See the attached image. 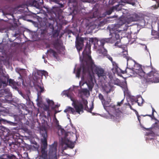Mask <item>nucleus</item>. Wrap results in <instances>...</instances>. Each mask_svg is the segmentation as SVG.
Instances as JSON below:
<instances>
[{"label": "nucleus", "mask_w": 159, "mask_h": 159, "mask_svg": "<svg viewBox=\"0 0 159 159\" xmlns=\"http://www.w3.org/2000/svg\"><path fill=\"white\" fill-rule=\"evenodd\" d=\"M41 135L43 138L41 139L42 146L41 148V157L43 159H57V144L54 143L50 146L48 153L46 150L47 146V134L46 131H42Z\"/></svg>", "instance_id": "f257e3e1"}, {"label": "nucleus", "mask_w": 159, "mask_h": 159, "mask_svg": "<svg viewBox=\"0 0 159 159\" xmlns=\"http://www.w3.org/2000/svg\"><path fill=\"white\" fill-rule=\"evenodd\" d=\"M91 45L89 43L87 42L84 49L82 52L83 56H87L88 58L85 61L86 66L83 65V66L84 72H88L89 73L92 70V68L94 66V63L92 60L91 56L90 55L91 54Z\"/></svg>", "instance_id": "f03ea898"}, {"label": "nucleus", "mask_w": 159, "mask_h": 159, "mask_svg": "<svg viewBox=\"0 0 159 159\" xmlns=\"http://www.w3.org/2000/svg\"><path fill=\"white\" fill-rule=\"evenodd\" d=\"M148 69L146 70V73H145L142 81L143 83H146L148 82L152 83L159 82V74L158 72L155 69H152L148 73Z\"/></svg>", "instance_id": "7ed1b4c3"}, {"label": "nucleus", "mask_w": 159, "mask_h": 159, "mask_svg": "<svg viewBox=\"0 0 159 159\" xmlns=\"http://www.w3.org/2000/svg\"><path fill=\"white\" fill-rule=\"evenodd\" d=\"M127 65L133 69L134 73L141 76L144 75L145 73L147 72V70L150 69L149 67H146L144 68L143 70L142 69L141 65L136 63L134 61L131 60L127 59Z\"/></svg>", "instance_id": "20e7f679"}, {"label": "nucleus", "mask_w": 159, "mask_h": 159, "mask_svg": "<svg viewBox=\"0 0 159 159\" xmlns=\"http://www.w3.org/2000/svg\"><path fill=\"white\" fill-rule=\"evenodd\" d=\"M111 38H105L101 39L99 40H98L96 38H91L90 39L89 42H91L93 44L95 45L96 43L99 46H103L106 43H109L111 42Z\"/></svg>", "instance_id": "39448f33"}, {"label": "nucleus", "mask_w": 159, "mask_h": 159, "mask_svg": "<svg viewBox=\"0 0 159 159\" xmlns=\"http://www.w3.org/2000/svg\"><path fill=\"white\" fill-rule=\"evenodd\" d=\"M3 77L8 79V82L9 85L15 89H18L17 86L20 85L21 83H22V84H24V80L22 79V77L20 75V76L18 77V79L20 80V81L17 82H16L13 80L11 79H9V76L8 75L7 76H3Z\"/></svg>", "instance_id": "423d86ee"}, {"label": "nucleus", "mask_w": 159, "mask_h": 159, "mask_svg": "<svg viewBox=\"0 0 159 159\" xmlns=\"http://www.w3.org/2000/svg\"><path fill=\"white\" fill-rule=\"evenodd\" d=\"M122 25H120V24H117L114 25L112 26L110 30V33L112 34H114L115 35V37L117 39L118 38L119 39V34H117L118 32H120L122 30L120 29L121 26Z\"/></svg>", "instance_id": "0eeeda50"}, {"label": "nucleus", "mask_w": 159, "mask_h": 159, "mask_svg": "<svg viewBox=\"0 0 159 159\" xmlns=\"http://www.w3.org/2000/svg\"><path fill=\"white\" fill-rule=\"evenodd\" d=\"M71 100L72 101V105L75 108L77 112L80 114V112H83V106L81 103L78 100Z\"/></svg>", "instance_id": "6e6552de"}, {"label": "nucleus", "mask_w": 159, "mask_h": 159, "mask_svg": "<svg viewBox=\"0 0 159 159\" xmlns=\"http://www.w3.org/2000/svg\"><path fill=\"white\" fill-rule=\"evenodd\" d=\"M84 39L83 38L80 37L76 38L75 41V47L78 52L80 54V52L83 49L84 44Z\"/></svg>", "instance_id": "1a4fd4ad"}, {"label": "nucleus", "mask_w": 159, "mask_h": 159, "mask_svg": "<svg viewBox=\"0 0 159 159\" xmlns=\"http://www.w3.org/2000/svg\"><path fill=\"white\" fill-rule=\"evenodd\" d=\"M95 74L99 77H104L106 76V73L104 70L102 68L96 67L95 70Z\"/></svg>", "instance_id": "9d476101"}, {"label": "nucleus", "mask_w": 159, "mask_h": 159, "mask_svg": "<svg viewBox=\"0 0 159 159\" xmlns=\"http://www.w3.org/2000/svg\"><path fill=\"white\" fill-rule=\"evenodd\" d=\"M16 157L12 154H3L0 156V159H15Z\"/></svg>", "instance_id": "9b49d317"}, {"label": "nucleus", "mask_w": 159, "mask_h": 159, "mask_svg": "<svg viewBox=\"0 0 159 159\" xmlns=\"http://www.w3.org/2000/svg\"><path fill=\"white\" fill-rule=\"evenodd\" d=\"M83 65H84L85 66H86V63H85V64H82L80 66V68H79V69L78 70H77V73H76V76L78 77H79L80 76V71H81V69H82V70H83ZM93 68H92V70L90 71L89 72H89H83V74L84 75H85V74L87 73V74H88V75H90V73L91 72H93Z\"/></svg>", "instance_id": "f8f14e48"}, {"label": "nucleus", "mask_w": 159, "mask_h": 159, "mask_svg": "<svg viewBox=\"0 0 159 159\" xmlns=\"http://www.w3.org/2000/svg\"><path fill=\"white\" fill-rule=\"evenodd\" d=\"M112 65L113 67L112 68V70L113 72L118 73L119 72V70H121L117 66V64L116 62H113Z\"/></svg>", "instance_id": "ddd939ff"}, {"label": "nucleus", "mask_w": 159, "mask_h": 159, "mask_svg": "<svg viewBox=\"0 0 159 159\" xmlns=\"http://www.w3.org/2000/svg\"><path fill=\"white\" fill-rule=\"evenodd\" d=\"M62 142L64 144H65L68 147L71 148H73L74 147V143L69 140L67 141L63 140Z\"/></svg>", "instance_id": "4468645a"}, {"label": "nucleus", "mask_w": 159, "mask_h": 159, "mask_svg": "<svg viewBox=\"0 0 159 159\" xmlns=\"http://www.w3.org/2000/svg\"><path fill=\"white\" fill-rule=\"evenodd\" d=\"M103 90L105 91L107 94H108L110 93L112 89L110 85H105L103 88Z\"/></svg>", "instance_id": "2eb2a0df"}, {"label": "nucleus", "mask_w": 159, "mask_h": 159, "mask_svg": "<svg viewBox=\"0 0 159 159\" xmlns=\"http://www.w3.org/2000/svg\"><path fill=\"white\" fill-rule=\"evenodd\" d=\"M130 67V68H127L125 69V71H126V74L128 75L132 76L134 75L135 73L133 69L131 67Z\"/></svg>", "instance_id": "dca6fc26"}, {"label": "nucleus", "mask_w": 159, "mask_h": 159, "mask_svg": "<svg viewBox=\"0 0 159 159\" xmlns=\"http://www.w3.org/2000/svg\"><path fill=\"white\" fill-rule=\"evenodd\" d=\"M64 112L65 113H69L74 114L75 112L74 109L72 107H67L66 109L64 110Z\"/></svg>", "instance_id": "f3484780"}, {"label": "nucleus", "mask_w": 159, "mask_h": 159, "mask_svg": "<svg viewBox=\"0 0 159 159\" xmlns=\"http://www.w3.org/2000/svg\"><path fill=\"white\" fill-rule=\"evenodd\" d=\"M53 46L57 50H59L61 47V43L57 40L53 43Z\"/></svg>", "instance_id": "a211bd4d"}, {"label": "nucleus", "mask_w": 159, "mask_h": 159, "mask_svg": "<svg viewBox=\"0 0 159 159\" xmlns=\"http://www.w3.org/2000/svg\"><path fill=\"white\" fill-rule=\"evenodd\" d=\"M47 52L52 54L54 57H57V55L56 52L51 49H50L49 50H48Z\"/></svg>", "instance_id": "6ab92c4d"}, {"label": "nucleus", "mask_w": 159, "mask_h": 159, "mask_svg": "<svg viewBox=\"0 0 159 159\" xmlns=\"http://www.w3.org/2000/svg\"><path fill=\"white\" fill-rule=\"evenodd\" d=\"M152 128L155 129H159V121H157L153 124L152 125Z\"/></svg>", "instance_id": "aec40b11"}, {"label": "nucleus", "mask_w": 159, "mask_h": 159, "mask_svg": "<svg viewBox=\"0 0 159 159\" xmlns=\"http://www.w3.org/2000/svg\"><path fill=\"white\" fill-rule=\"evenodd\" d=\"M127 53V51L125 49H123L122 52H121V55L124 57H126V58L127 59L128 57L126 56V55L128 54Z\"/></svg>", "instance_id": "412c9836"}, {"label": "nucleus", "mask_w": 159, "mask_h": 159, "mask_svg": "<svg viewBox=\"0 0 159 159\" xmlns=\"http://www.w3.org/2000/svg\"><path fill=\"white\" fill-rule=\"evenodd\" d=\"M115 9L116 8L114 7L111 8L109 10L106 11V14L107 15H110L114 11V9Z\"/></svg>", "instance_id": "4be33fe9"}, {"label": "nucleus", "mask_w": 159, "mask_h": 159, "mask_svg": "<svg viewBox=\"0 0 159 159\" xmlns=\"http://www.w3.org/2000/svg\"><path fill=\"white\" fill-rule=\"evenodd\" d=\"M47 102L48 104V105L50 107H52L54 105V102L52 100H50L49 99H48L47 100Z\"/></svg>", "instance_id": "5701e85b"}, {"label": "nucleus", "mask_w": 159, "mask_h": 159, "mask_svg": "<svg viewBox=\"0 0 159 159\" xmlns=\"http://www.w3.org/2000/svg\"><path fill=\"white\" fill-rule=\"evenodd\" d=\"M121 112L120 111L118 112L116 111L114 113V116L116 117L117 118H119L120 117L121 114Z\"/></svg>", "instance_id": "b1692460"}, {"label": "nucleus", "mask_w": 159, "mask_h": 159, "mask_svg": "<svg viewBox=\"0 0 159 159\" xmlns=\"http://www.w3.org/2000/svg\"><path fill=\"white\" fill-rule=\"evenodd\" d=\"M87 85L89 90L91 91H92L93 88V82L88 83L87 84Z\"/></svg>", "instance_id": "393cba45"}, {"label": "nucleus", "mask_w": 159, "mask_h": 159, "mask_svg": "<svg viewBox=\"0 0 159 159\" xmlns=\"http://www.w3.org/2000/svg\"><path fill=\"white\" fill-rule=\"evenodd\" d=\"M152 115H146L144 116H148L150 117L151 118H152L154 116V112H156V111L152 107Z\"/></svg>", "instance_id": "a878e982"}, {"label": "nucleus", "mask_w": 159, "mask_h": 159, "mask_svg": "<svg viewBox=\"0 0 159 159\" xmlns=\"http://www.w3.org/2000/svg\"><path fill=\"white\" fill-rule=\"evenodd\" d=\"M81 101L84 105H87L88 104V101L87 100L85 99L83 97H81Z\"/></svg>", "instance_id": "bb28decb"}, {"label": "nucleus", "mask_w": 159, "mask_h": 159, "mask_svg": "<svg viewBox=\"0 0 159 159\" xmlns=\"http://www.w3.org/2000/svg\"><path fill=\"white\" fill-rule=\"evenodd\" d=\"M103 46L104 45L102 46H101V47H102V49L103 50V51H102V53L103 54V55H106L107 54V51L106 50V49H105L103 48Z\"/></svg>", "instance_id": "cd10ccee"}, {"label": "nucleus", "mask_w": 159, "mask_h": 159, "mask_svg": "<svg viewBox=\"0 0 159 159\" xmlns=\"http://www.w3.org/2000/svg\"><path fill=\"white\" fill-rule=\"evenodd\" d=\"M98 98L99 99L102 101H105V99L104 98L103 96L101 93H99L98 95Z\"/></svg>", "instance_id": "c85d7f7f"}, {"label": "nucleus", "mask_w": 159, "mask_h": 159, "mask_svg": "<svg viewBox=\"0 0 159 159\" xmlns=\"http://www.w3.org/2000/svg\"><path fill=\"white\" fill-rule=\"evenodd\" d=\"M59 35V33L57 30L55 31L53 34L54 37H57Z\"/></svg>", "instance_id": "c756f323"}, {"label": "nucleus", "mask_w": 159, "mask_h": 159, "mask_svg": "<svg viewBox=\"0 0 159 159\" xmlns=\"http://www.w3.org/2000/svg\"><path fill=\"white\" fill-rule=\"evenodd\" d=\"M82 92L86 95L87 93H89V91L86 89H84L82 90Z\"/></svg>", "instance_id": "7c9ffc66"}, {"label": "nucleus", "mask_w": 159, "mask_h": 159, "mask_svg": "<svg viewBox=\"0 0 159 159\" xmlns=\"http://www.w3.org/2000/svg\"><path fill=\"white\" fill-rule=\"evenodd\" d=\"M50 107L48 105H45L44 107V110L45 111H49L50 110Z\"/></svg>", "instance_id": "2f4dec72"}, {"label": "nucleus", "mask_w": 159, "mask_h": 159, "mask_svg": "<svg viewBox=\"0 0 159 159\" xmlns=\"http://www.w3.org/2000/svg\"><path fill=\"white\" fill-rule=\"evenodd\" d=\"M124 99H122L121 102H117V105L119 106H120L123 102Z\"/></svg>", "instance_id": "473e14b6"}, {"label": "nucleus", "mask_w": 159, "mask_h": 159, "mask_svg": "<svg viewBox=\"0 0 159 159\" xmlns=\"http://www.w3.org/2000/svg\"><path fill=\"white\" fill-rule=\"evenodd\" d=\"M39 88L40 89V91L39 92L40 93H43V92L44 89L43 87H42L41 86H40L39 87Z\"/></svg>", "instance_id": "72a5a7b5"}, {"label": "nucleus", "mask_w": 159, "mask_h": 159, "mask_svg": "<svg viewBox=\"0 0 159 159\" xmlns=\"http://www.w3.org/2000/svg\"><path fill=\"white\" fill-rule=\"evenodd\" d=\"M108 59L110 60L111 61V62L112 63V64H113V62H115V61H113V60H112V57H111L109 56L108 57Z\"/></svg>", "instance_id": "f704fd0d"}, {"label": "nucleus", "mask_w": 159, "mask_h": 159, "mask_svg": "<svg viewBox=\"0 0 159 159\" xmlns=\"http://www.w3.org/2000/svg\"><path fill=\"white\" fill-rule=\"evenodd\" d=\"M84 106H85L84 110L88 111L89 110V108L88 107V106H87V105H84Z\"/></svg>", "instance_id": "c9c22d12"}, {"label": "nucleus", "mask_w": 159, "mask_h": 159, "mask_svg": "<svg viewBox=\"0 0 159 159\" xmlns=\"http://www.w3.org/2000/svg\"><path fill=\"white\" fill-rule=\"evenodd\" d=\"M93 108V106H92V107L90 108L89 109V110L88 111L91 113H92L91 111L92 110Z\"/></svg>", "instance_id": "e433bc0d"}, {"label": "nucleus", "mask_w": 159, "mask_h": 159, "mask_svg": "<svg viewBox=\"0 0 159 159\" xmlns=\"http://www.w3.org/2000/svg\"><path fill=\"white\" fill-rule=\"evenodd\" d=\"M137 118H138V120H139V123L140 124H141L140 119V117L139 115H137Z\"/></svg>", "instance_id": "4c0bfd02"}, {"label": "nucleus", "mask_w": 159, "mask_h": 159, "mask_svg": "<svg viewBox=\"0 0 159 159\" xmlns=\"http://www.w3.org/2000/svg\"><path fill=\"white\" fill-rule=\"evenodd\" d=\"M126 105H128L129 106L131 110H134V109L132 108V106H131L130 104L129 103H128L127 104H126Z\"/></svg>", "instance_id": "58836bf2"}, {"label": "nucleus", "mask_w": 159, "mask_h": 159, "mask_svg": "<svg viewBox=\"0 0 159 159\" xmlns=\"http://www.w3.org/2000/svg\"><path fill=\"white\" fill-rule=\"evenodd\" d=\"M1 82H2V84H6V81H3L2 80H1Z\"/></svg>", "instance_id": "ea45409f"}, {"label": "nucleus", "mask_w": 159, "mask_h": 159, "mask_svg": "<svg viewBox=\"0 0 159 159\" xmlns=\"http://www.w3.org/2000/svg\"><path fill=\"white\" fill-rule=\"evenodd\" d=\"M120 70L121 71V72L122 74H124L125 73H126V71H125V70Z\"/></svg>", "instance_id": "a19ab883"}, {"label": "nucleus", "mask_w": 159, "mask_h": 159, "mask_svg": "<svg viewBox=\"0 0 159 159\" xmlns=\"http://www.w3.org/2000/svg\"><path fill=\"white\" fill-rule=\"evenodd\" d=\"M117 17V16H116V15H114V16H111V17H110V18H114L115 17Z\"/></svg>", "instance_id": "79ce46f5"}, {"label": "nucleus", "mask_w": 159, "mask_h": 159, "mask_svg": "<svg viewBox=\"0 0 159 159\" xmlns=\"http://www.w3.org/2000/svg\"><path fill=\"white\" fill-rule=\"evenodd\" d=\"M55 2L57 3L59 2V0H53Z\"/></svg>", "instance_id": "37998d69"}, {"label": "nucleus", "mask_w": 159, "mask_h": 159, "mask_svg": "<svg viewBox=\"0 0 159 159\" xmlns=\"http://www.w3.org/2000/svg\"><path fill=\"white\" fill-rule=\"evenodd\" d=\"M10 145L11 146V147L13 146L14 147V146L15 145V144L14 143H12L11 144H10Z\"/></svg>", "instance_id": "c03bdc74"}, {"label": "nucleus", "mask_w": 159, "mask_h": 159, "mask_svg": "<svg viewBox=\"0 0 159 159\" xmlns=\"http://www.w3.org/2000/svg\"><path fill=\"white\" fill-rule=\"evenodd\" d=\"M118 42H117L115 43V45L116 46H118Z\"/></svg>", "instance_id": "a18cd8bd"}, {"label": "nucleus", "mask_w": 159, "mask_h": 159, "mask_svg": "<svg viewBox=\"0 0 159 159\" xmlns=\"http://www.w3.org/2000/svg\"><path fill=\"white\" fill-rule=\"evenodd\" d=\"M2 82H1V80H0V88H1L2 85Z\"/></svg>", "instance_id": "49530a36"}, {"label": "nucleus", "mask_w": 159, "mask_h": 159, "mask_svg": "<svg viewBox=\"0 0 159 159\" xmlns=\"http://www.w3.org/2000/svg\"><path fill=\"white\" fill-rule=\"evenodd\" d=\"M56 121H57V125L58 124H59V122L57 120V119H56Z\"/></svg>", "instance_id": "de8ad7c7"}, {"label": "nucleus", "mask_w": 159, "mask_h": 159, "mask_svg": "<svg viewBox=\"0 0 159 159\" xmlns=\"http://www.w3.org/2000/svg\"><path fill=\"white\" fill-rule=\"evenodd\" d=\"M138 100H137L136 101H135V102L138 103V104L139 105V102H138Z\"/></svg>", "instance_id": "09e8293b"}, {"label": "nucleus", "mask_w": 159, "mask_h": 159, "mask_svg": "<svg viewBox=\"0 0 159 159\" xmlns=\"http://www.w3.org/2000/svg\"><path fill=\"white\" fill-rule=\"evenodd\" d=\"M95 17H96L95 16H94V13H93V16L92 18H95Z\"/></svg>", "instance_id": "8fccbe9b"}, {"label": "nucleus", "mask_w": 159, "mask_h": 159, "mask_svg": "<svg viewBox=\"0 0 159 159\" xmlns=\"http://www.w3.org/2000/svg\"><path fill=\"white\" fill-rule=\"evenodd\" d=\"M158 147L157 148H159V143H157Z\"/></svg>", "instance_id": "3c124183"}, {"label": "nucleus", "mask_w": 159, "mask_h": 159, "mask_svg": "<svg viewBox=\"0 0 159 159\" xmlns=\"http://www.w3.org/2000/svg\"><path fill=\"white\" fill-rule=\"evenodd\" d=\"M48 25L49 26H50L52 25V24L51 23H48Z\"/></svg>", "instance_id": "603ef678"}, {"label": "nucleus", "mask_w": 159, "mask_h": 159, "mask_svg": "<svg viewBox=\"0 0 159 159\" xmlns=\"http://www.w3.org/2000/svg\"><path fill=\"white\" fill-rule=\"evenodd\" d=\"M40 3H43V0H41V2H40Z\"/></svg>", "instance_id": "864d4df0"}, {"label": "nucleus", "mask_w": 159, "mask_h": 159, "mask_svg": "<svg viewBox=\"0 0 159 159\" xmlns=\"http://www.w3.org/2000/svg\"><path fill=\"white\" fill-rule=\"evenodd\" d=\"M158 33H159V26H158Z\"/></svg>", "instance_id": "5fc2aeb1"}, {"label": "nucleus", "mask_w": 159, "mask_h": 159, "mask_svg": "<svg viewBox=\"0 0 159 159\" xmlns=\"http://www.w3.org/2000/svg\"><path fill=\"white\" fill-rule=\"evenodd\" d=\"M2 120H3L2 119H0V122H1Z\"/></svg>", "instance_id": "6e6d98bb"}, {"label": "nucleus", "mask_w": 159, "mask_h": 159, "mask_svg": "<svg viewBox=\"0 0 159 159\" xmlns=\"http://www.w3.org/2000/svg\"><path fill=\"white\" fill-rule=\"evenodd\" d=\"M48 25V24L47 23H45V25Z\"/></svg>", "instance_id": "4d7b16f0"}, {"label": "nucleus", "mask_w": 159, "mask_h": 159, "mask_svg": "<svg viewBox=\"0 0 159 159\" xmlns=\"http://www.w3.org/2000/svg\"><path fill=\"white\" fill-rule=\"evenodd\" d=\"M11 123H12V124H14V123H13V122H11Z\"/></svg>", "instance_id": "13d9d810"}, {"label": "nucleus", "mask_w": 159, "mask_h": 159, "mask_svg": "<svg viewBox=\"0 0 159 159\" xmlns=\"http://www.w3.org/2000/svg\"><path fill=\"white\" fill-rule=\"evenodd\" d=\"M1 144V142H0V144Z\"/></svg>", "instance_id": "bf43d9fd"}, {"label": "nucleus", "mask_w": 159, "mask_h": 159, "mask_svg": "<svg viewBox=\"0 0 159 159\" xmlns=\"http://www.w3.org/2000/svg\"><path fill=\"white\" fill-rule=\"evenodd\" d=\"M142 116H143V115H142Z\"/></svg>", "instance_id": "052dcab7"}]
</instances>
